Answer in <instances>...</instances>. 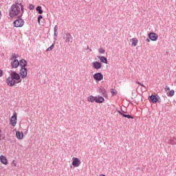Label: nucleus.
<instances>
[{"instance_id": "obj_1", "label": "nucleus", "mask_w": 176, "mask_h": 176, "mask_svg": "<svg viewBox=\"0 0 176 176\" xmlns=\"http://www.w3.org/2000/svg\"><path fill=\"white\" fill-rule=\"evenodd\" d=\"M10 77H8L6 79V82L8 86L10 87H13L16 83H21V77H20V74L17 72L10 70Z\"/></svg>"}, {"instance_id": "obj_2", "label": "nucleus", "mask_w": 176, "mask_h": 176, "mask_svg": "<svg viewBox=\"0 0 176 176\" xmlns=\"http://www.w3.org/2000/svg\"><path fill=\"white\" fill-rule=\"evenodd\" d=\"M20 13V7L14 3L11 6L10 9L9 10V16L12 19L13 17H16V16H19Z\"/></svg>"}, {"instance_id": "obj_3", "label": "nucleus", "mask_w": 176, "mask_h": 176, "mask_svg": "<svg viewBox=\"0 0 176 176\" xmlns=\"http://www.w3.org/2000/svg\"><path fill=\"white\" fill-rule=\"evenodd\" d=\"M22 16L23 14H21L18 16V19L13 22L14 27H15L16 28H19L24 25V20L21 19Z\"/></svg>"}, {"instance_id": "obj_4", "label": "nucleus", "mask_w": 176, "mask_h": 176, "mask_svg": "<svg viewBox=\"0 0 176 176\" xmlns=\"http://www.w3.org/2000/svg\"><path fill=\"white\" fill-rule=\"evenodd\" d=\"M160 98V97H159V95L152 94L151 96H148V101L153 104H156V102H161Z\"/></svg>"}, {"instance_id": "obj_5", "label": "nucleus", "mask_w": 176, "mask_h": 176, "mask_svg": "<svg viewBox=\"0 0 176 176\" xmlns=\"http://www.w3.org/2000/svg\"><path fill=\"white\" fill-rule=\"evenodd\" d=\"M10 124L14 127L17 124V113L14 112L10 120Z\"/></svg>"}, {"instance_id": "obj_6", "label": "nucleus", "mask_w": 176, "mask_h": 176, "mask_svg": "<svg viewBox=\"0 0 176 176\" xmlns=\"http://www.w3.org/2000/svg\"><path fill=\"white\" fill-rule=\"evenodd\" d=\"M93 78L96 82H100V80H102L104 79V75H102V73L98 72L94 74Z\"/></svg>"}, {"instance_id": "obj_7", "label": "nucleus", "mask_w": 176, "mask_h": 176, "mask_svg": "<svg viewBox=\"0 0 176 176\" xmlns=\"http://www.w3.org/2000/svg\"><path fill=\"white\" fill-rule=\"evenodd\" d=\"M28 69L26 67H21L19 76L24 79V78H27Z\"/></svg>"}, {"instance_id": "obj_8", "label": "nucleus", "mask_w": 176, "mask_h": 176, "mask_svg": "<svg viewBox=\"0 0 176 176\" xmlns=\"http://www.w3.org/2000/svg\"><path fill=\"white\" fill-rule=\"evenodd\" d=\"M158 37H159V36H157V34H156L155 32H150L148 34V38H149L150 41H152L153 42L157 41Z\"/></svg>"}, {"instance_id": "obj_9", "label": "nucleus", "mask_w": 176, "mask_h": 176, "mask_svg": "<svg viewBox=\"0 0 176 176\" xmlns=\"http://www.w3.org/2000/svg\"><path fill=\"white\" fill-rule=\"evenodd\" d=\"M63 39H65L66 43H69L71 42V40L72 39V36L71 35V33H65L63 36Z\"/></svg>"}, {"instance_id": "obj_10", "label": "nucleus", "mask_w": 176, "mask_h": 176, "mask_svg": "<svg viewBox=\"0 0 176 176\" xmlns=\"http://www.w3.org/2000/svg\"><path fill=\"white\" fill-rule=\"evenodd\" d=\"M80 163L82 162H80V160H79V158L73 157V162L72 164V166H74V167H79V166H80Z\"/></svg>"}, {"instance_id": "obj_11", "label": "nucleus", "mask_w": 176, "mask_h": 176, "mask_svg": "<svg viewBox=\"0 0 176 176\" xmlns=\"http://www.w3.org/2000/svg\"><path fill=\"white\" fill-rule=\"evenodd\" d=\"M92 67L95 69H100L101 67H102V64L100 62L96 61L92 63Z\"/></svg>"}, {"instance_id": "obj_12", "label": "nucleus", "mask_w": 176, "mask_h": 176, "mask_svg": "<svg viewBox=\"0 0 176 176\" xmlns=\"http://www.w3.org/2000/svg\"><path fill=\"white\" fill-rule=\"evenodd\" d=\"M19 65H20V62H19V60H17V59H14L11 62L12 68H17V67H19Z\"/></svg>"}, {"instance_id": "obj_13", "label": "nucleus", "mask_w": 176, "mask_h": 176, "mask_svg": "<svg viewBox=\"0 0 176 176\" xmlns=\"http://www.w3.org/2000/svg\"><path fill=\"white\" fill-rule=\"evenodd\" d=\"M99 93H101L102 96L104 97V98H107L108 94H107V89L104 87H101L99 89Z\"/></svg>"}, {"instance_id": "obj_14", "label": "nucleus", "mask_w": 176, "mask_h": 176, "mask_svg": "<svg viewBox=\"0 0 176 176\" xmlns=\"http://www.w3.org/2000/svg\"><path fill=\"white\" fill-rule=\"evenodd\" d=\"M19 66L21 68H25V67H27V60L25 59H21L19 60Z\"/></svg>"}, {"instance_id": "obj_15", "label": "nucleus", "mask_w": 176, "mask_h": 176, "mask_svg": "<svg viewBox=\"0 0 176 176\" xmlns=\"http://www.w3.org/2000/svg\"><path fill=\"white\" fill-rule=\"evenodd\" d=\"M99 60H100L101 63H103V64H108V59L105 56H97Z\"/></svg>"}, {"instance_id": "obj_16", "label": "nucleus", "mask_w": 176, "mask_h": 176, "mask_svg": "<svg viewBox=\"0 0 176 176\" xmlns=\"http://www.w3.org/2000/svg\"><path fill=\"white\" fill-rule=\"evenodd\" d=\"M16 137L18 140H23V138H24V133L23 132L16 131Z\"/></svg>"}, {"instance_id": "obj_17", "label": "nucleus", "mask_w": 176, "mask_h": 176, "mask_svg": "<svg viewBox=\"0 0 176 176\" xmlns=\"http://www.w3.org/2000/svg\"><path fill=\"white\" fill-rule=\"evenodd\" d=\"M105 101V99L102 98L101 96H98V98L96 97V102L98 104H102V102Z\"/></svg>"}, {"instance_id": "obj_18", "label": "nucleus", "mask_w": 176, "mask_h": 176, "mask_svg": "<svg viewBox=\"0 0 176 176\" xmlns=\"http://www.w3.org/2000/svg\"><path fill=\"white\" fill-rule=\"evenodd\" d=\"M0 161L3 164H5L6 166L8 164V159L4 155L0 156Z\"/></svg>"}, {"instance_id": "obj_19", "label": "nucleus", "mask_w": 176, "mask_h": 176, "mask_svg": "<svg viewBox=\"0 0 176 176\" xmlns=\"http://www.w3.org/2000/svg\"><path fill=\"white\" fill-rule=\"evenodd\" d=\"M168 144H169L170 145H176V138H170V140L168 141Z\"/></svg>"}, {"instance_id": "obj_20", "label": "nucleus", "mask_w": 176, "mask_h": 176, "mask_svg": "<svg viewBox=\"0 0 176 176\" xmlns=\"http://www.w3.org/2000/svg\"><path fill=\"white\" fill-rule=\"evenodd\" d=\"M36 12H38V14H42L43 13V10H42V7L41 6H38L36 8Z\"/></svg>"}, {"instance_id": "obj_21", "label": "nucleus", "mask_w": 176, "mask_h": 176, "mask_svg": "<svg viewBox=\"0 0 176 176\" xmlns=\"http://www.w3.org/2000/svg\"><path fill=\"white\" fill-rule=\"evenodd\" d=\"M97 97H94L93 96H90L89 97H88L87 100L89 102H96V100Z\"/></svg>"}, {"instance_id": "obj_22", "label": "nucleus", "mask_w": 176, "mask_h": 176, "mask_svg": "<svg viewBox=\"0 0 176 176\" xmlns=\"http://www.w3.org/2000/svg\"><path fill=\"white\" fill-rule=\"evenodd\" d=\"M137 43H138V38H132V46H137Z\"/></svg>"}, {"instance_id": "obj_23", "label": "nucleus", "mask_w": 176, "mask_h": 176, "mask_svg": "<svg viewBox=\"0 0 176 176\" xmlns=\"http://www.w3.org/2000/svg\"><path fill=\"white\" fill-rule=\"evenodd\" d=\"M122 117L123 118H126L127 119H134V117L132 116L131 115H129V114H122Z\"/></svg>"}, {"instance_id": "obj_24", "label": "nucleus", "mask_w": 176, "mask_h": 176, "mask_svg": "<svg viewBox=\"0 0 176 176\" xmlns=\"http://www.w3.org/2000/svg\"><path fill=\"white\" fill-rule=\"evenodd\" d=\"M175 93V91L174 89H171L170 92L168 94V97H173Z\"/></svg>"}, {"instance_id": "obj_25", "label": "nucleus", "mask_w": 176, "mask_h": 176, "mask_svg": "<svg viewBox=\"0 0 176 176\" xmlns=\"http://www.w3.org/2000/svg\"><path fill=\"white\" fill-rule=\"evenodd\" d=\"M110 91H111L112 96H116V94H118V91H116V89H111Z\"/></svg>"}, {"instance_id": "obj_26", "label": "nucleus", "mask_w": 176, "mask_h": 176, "mask_svg": "<svg viewBox=\"0 0 176 176\" xmlns=\"http://www.w3.org/2000/svg\"><path fill=\"white\" fill-rule=\"evenodd\" d=\"M53 49H54V43L46 50V52H51Z\"/></svg>"}, {"instance_id": "obj_27", "label": "nucleus", "mask_w": 176, "mask_h": 176, "mask_svg": "<svg viewBox=\"0 0 176 176\" xmlns=\"http://www.w3.org/2000/svg\"><path fill=\"white\" fill-rule=\"evenodd\" d=\"M99 53H100V54H105V50H104L103 48L100 47V48L99 49Z\"/></svg>"}, {"instance_id": "obj_28", "label": "nucleus", "mask_w": 176, "mask_h": 176, "mask_svg": "<svg viewBox=\"0 0 176 176\" xmlns=\"http://www.w3.org/2000/svg\"><path fill=\"white\" fill-rule=\"evenodd\" d=\"M42 19H43V16H42V15H39L38 16V24H41V20H42Z\"/></svg>"}, {"instance_id": "obj_29", "label": "nucleus", "mask_w": 176, "mask_h": 176, "mask_svg": "<svg viewBox=\"0 0 176 176\" xmlns=\"http://www.w3.org/2000/svg\"><path fill=\"white\" fill-rule=\"evenodd\" d=\"M17 57H19V55H16V54H12L10 60H13V58H17Z\"/></svg>"}, {"instance_id": "obj_30", "label": "nucleus", "mask_w": 176, "mask_h": 176, "mask_svg": "<svg viewBox=\"0 0 176 176\" xmlns=\"http://www.w3.org/2000/svg\"><path fill=\"white\" fill-rule=\"evenodd\" d=\"M34 8H35V7L34 6V5H32V4L29 5V9L30 10H34Z\"/></svg>"}, {"instance_id": "obj_31", "label": "nucleus", "mask_w": 176, "mask_h": 176, "mask_svg": "<svg viewBox=\"0 0 176 176\" xmlns=\"http://www.w3.org/2000/svg\"><path fill=\"white\" fill-rule=\"evenodd\" d=\"M136 83L139 85L140 86H142V87H145V85L144 84L140 82V81H136Z\"/></svg>"}, {"instance_id": "obj_32", "label": "nucleus", "mask_w": 176, "mask_h": 176, "mask_svg": "<svg viewBox=\"0 0 176 176\" xmlns=\"http://www.w3.org/2000/svg\"><path fill=\"white\" fill-rule=\"evenodd\" d=\"M21 14L23 16V14H24V6H21Z\"/></svg>"}, {"instance_id": "obj_33", "label": "nucleus", "mask_w": 176, "mask_h": 176, "mask_svg": "<svg viewBox=\"0 0 176 176\" xmlns=\"http://www.w3.org/2000/svg\"><path fill=\"white\" fill-rule=\"evenodd\" d=\"M170 91V87H168V86H166L165 87V91Z\"/></svg>"}, {"instance_id": "obj_34", "label": "nucleus", "mask_w": 176, "mask_h": 176, "mask_svg": "<svg viewBox=\"0 0 176 176\" xmlns=\"http://www.w3.org/2000/svg\"><path fill=\"white\" fill-rule=\"evenodd\" d=\"M3 75V71H2V69H0V78L2 77Z\"/></svg>"}, {"instance_id": "obj_35", "label": "nucleus", "mask_w": 176, "mask_h": 176, "mask_svg": "<svg viewBox=\"0 0 176 176\" xmlns=\"http://www.w3.org/2000/svg\"><path fill=\"white\" fill-rule=\"evenodd\" d=\"M54 32H57V25H55L54 28Z\"/></svg>"}, {"instance_id": "obj_36", "label": "nucleus", "mask_w": 176, "mask_h": 176, "mask_svg": "<svg viewBox=\"0 0 176 176\" xmlns=\"http://www.w3.org/2000/svg\"><path fill=\"white\" fill-rule=\"evenodd\" d=\"M118 113H119L120 115H121V116H123V112H122L121 111L118 110Z\"/></svg>"}, {"instance_id": "obj_37", "label": "nucleus", "mask_w": 176, "mask_h": 176, "mask_svg": "<svg viewBox=\"0 0 176 176\" xmlns=\"http://www.w3.org/2000/svg\"><path fill=\"white\" fill-rule=\"evenodd\" d=\"M12 164H14V167H16L17 165L16 164V163L14 162V160L12 161Z\"/></svg>"}, {"instance_id": "obj_38", "label": "nucleus", "mask_w": 176, "mask_h": 176, "mask_svg": "<svg viewBox=\"0 0 176 176\" xmlns=\"http://www.w3.org/2000/svg\"><path fill=\"white\" fill-rule=\"evenodd\" d=\"M146 41L148 42V43H149V42H151V39H150V38H146Z\"/></svg>"}, {"instance_id": "obj_39", "label": "nucleus", "mask_w": 176, "mask_h": 176, "mask_svg": "<svg viewBox=\"0 0 176 176\" xmlns=\"http://www.w3.org/2000/svg\"><path fill=\"white\" fill-rule=\"evenodd\" d=\"M15 5H17L19 6V1H15Z\"/></svg>"}, {"instance_id": "obj_40", "label": "nucleus", "mask_w": 176, "mask_h": 176, "mask_svg": "<svg viewBox=\"0 0 176 176\" xmlns=\"http://www.w3.org/2000/svg\"><path fill=\"white\" fill-rule=\"evenodd\" d=\"M21 6H21H23V3H20L18 5V6Z\"/></svg>"}, {"instance_id": "obj_41", "label": "nucleus", "mask_w": 176, "mask_h": 176, "mask_svg": "<svg viewBox=\"0 0 176 176\" xmlns=\"http://www.w3.org/2000/svg\"><path fill=\"white\" fill-rule=\"evenodd\" d=\"M54 36H57V33L54 32Z\"/></svg>"}, {"instance_id": "obj_42", "label": "nucleus", "mask_w": 176, "mask_h": 176, "mask_svg": "<svg viewBox=\"0 0 176 176\" xmlns=\"http://www.w3.org/2000/svg\"><path fill=\"white\" fill-rule=\"evenodd\" d=\"M89 49H90V47H89V45H87V50H89Z\"/></svg>"}, {"instance_id": "obj_43", "label": "nucleus", "mask_w": 176, "mask_h": 176, "mask_svg": "<svg viewBox=\"0 0 176 176\" xmlns=\"http://www.w3.org/2000/svg\"><path fill=\"white\" fill-rule=\"evenodd\" d=\"M121 112H122V113H126V112H124V111H121Z\"/></svg>"}, {"instance_id": "obj_44", "label": "nucleus", "mask_w": 176, "mask_h": 176, "mask_svg": "<svg viewBox=\"0 0 176 176\" xmlns=\"http://www.w3.org/2000/svg\"><path fill=\"white\" fill-rule=\"evenodd\" d=\"M1 14H2V12L0 11V16H1Z\"/></svg>"}, {"instance_id": "obj_45", "label": "nucleus", "mask_w": 176, "mask_h": 176, "mask_svg": "<svg viewBox=\"0 0 176 176\" xmlns=\"http://www.w3.org/2000/svg\"><path fill=\"white\" fill-rule=\"evenodd\" d=\"M1 133H2V130H0V134H1Z\"/></svg>"}, {"instance_id": "obj_46", "label": "nucleus", "mask_w": 176, "mask_h": 176, "mask_svg": "<svg viewBox=\"0 0 176 176\" xmlns=\"http://www.w3.org/2000/svg\"><path fill=\"white\" fill-rule=\"evenodd\" d=\"M89 52H91V49H89Z\"/></svg>"}, {"instance_id": "obj_47", "label": "nucleus", "mask_w": 176, "mask_h": 176, "mask_svg": "<svg viewBox=\"0 0 176 176\" xmlns=\"http://www.w3.org/2000/svg\"><path fill=\"white\" fill-rule=\"evenodd\" d=\"M166 54H168V52H166Z\"/></svg>"}, {"instance_id": "obj_48", "label": "nucleus", "mask_w": 176, "mask_h": 176, "mask_svg": "<svg viewBox=\"0 0 176 176\" xmlns=\"http://www.w3.org/2000/svg\"><path fill=\"white\" fill-rule=\"evenodd\" d=\"M0 141H1V133H0Z\"/></svg>"}]
</instances>
